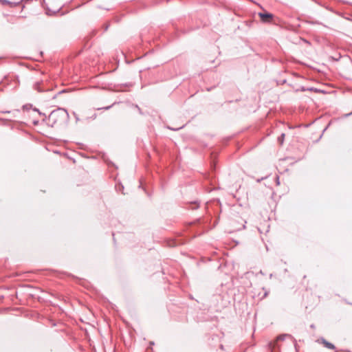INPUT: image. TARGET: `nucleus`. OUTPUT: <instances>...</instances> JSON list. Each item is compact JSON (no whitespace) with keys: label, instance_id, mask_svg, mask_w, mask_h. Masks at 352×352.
I'll return each mask as SVG.
<instances>
[{"label":"nucleus","instance_id":"obj_12","mask_svg":"<svg viewBox=\"0 0 352 352\" xmlns=\"http://www.w3.org/2000/svg\"><path fill=\"white\" fill-rule=\"evenodd\" d=\"M276 183L277 185L280 184V181H279V177L278 176L276 177Z\"/></svg>","mask_w":352,"mask_h":352},{"label":"nucleus","instance_id":"obj_20","mask_svg":"<svg viewBox=\"0 0 352 352\" xmlns=\"http://www.w3.org/2000/svg\"><path fill=\"white\" fill-rule=\"evenodd\" d=\"M27 106H28L27 104H26V105H23V108H25Z\"/></svg>","mask_w":352,"mask_h":352},{"label":"nucleus","instance_id":"obj_5","mask_svg":"<svg viewBox=\"0 0 352 352\" xmlns=\"http://www.w3.org/2000/svg\"><path fill=\"white\" fill-rule=\"evenodd\" d=\"M289 336L288 334H281L277 336L276 339L274 342L269 343V347L271 350H274L276 347V342L278 341H283L286 337Z\"/></svg>","mask_w":352,"mask_h":352},{"label":"nucleus","instance_id":"obj_22","mask_svg":"<svg viewBox=\"0 0 352 352\" xmlns=\"http://www.w3.org/2000/svg\"><path fill=\"white\" fill-rule=\"evenodd\" d=\"M44 1H45L46 0H43Z\"/></svg>","mask_w":352,"mask_h":352},{"label":"nucleus","instance_id":"obj_11","mask_svg":"<svg viewBox=\"0 0 352 352\" xmlns=\"http://www.w3.org/2000/svg\"><path fill=\"white\" fill-rule=\"evenodd\" d=\"M73 115H74V118L76 119V121L78 122L79 121L78 116L75 112L73 113Z\"/></svg>","mask_w":352,"mask_h":352},{"label":"nucleus","instance_id":"obj_8","mask_svg":"<svg viewBox=\"0 0 352 352\" xmlns=\"http://www.w3.org/2000/svg\"><path fill=\"white\" fill-rule=\"evenodd\" d=\"M10 80L13 81V82H14L13 88L14 89L16 88L19 86V80L18 76H13L10 77ZM8 79H9V78H6L5 79V80H8Z\"/></svg>","mask_w":352,"mask_h":352},{"label":"nucleus","instance_id":"obj_3","mask_svg":"<svg viewBox=\"0 0 352 352\" xmlns=\"http://www.w3.org/2000/svg\"><path fill=\"white\" fill-rule=\"evenodd\" d=\"M246 221H244L242 218L239 217L236 220H232L231 222V225L232 227V232L239 231L245 228Z\"/></svg>","mask_w":352,"mask_h":352},{"label":"nucleus","instance_id":"obj_19","mask_svg":"<svg viewBox=\"0 0 352 352\" xmlns=\"http://www.w3.org/2000/svg\"><path fill=\"white\" fill-rule=\"evenodd\" d=\"M301 90L302 91H305L306 89L304 87H302Z\"/></svg>","mask_w":352,"mask_h":352},{"label":"nucleus","instance_id":"obj_6","mask_svg":"<svg viewBox=\"0 0 352 352\" xmlns=\"http://www.w3.org/2000/svg\"><path fill=\"white\" fill-rule=\"evenodd\" d=\"M318 342L321 343L324 345V347L329 349H334L335 346L332 343L327 341L324 338H321L318 340Z\"/></svg>","mask_w":352,"mask_h":352},{"label":"nucleus","instance_id":"obj_1","mask_svg":"<svg viewBox=\"0 0 352 352\" xmlns=\"http://www.w3.org/2000/svg\"><path fill=\"white\" fill-rule=\"evenodd\" d=\"M69 118V113L65 109L58 108L52 111L48 116L49 122L53 126L58 122H63Z\"/></svg>","mask_w":352,"mask_h":352},{"label":"nucleus","instance_id":"obj_2","mask_svg":"<svg viewBox=\"0 0 352 352\" xmlns=\"http://www.w3.org/2000/svg\"><path fill=\"white\" fill-rule=\"evenodd\" d=\"M32 87L34 90L38 92H47L50 91L52 89L50 87L46 86V83L44 82L43 80H37L32 84Z\"/></svg>","mask_w":352,"mask_h":352},{"label":"nucleus","instance_id":"obj_16","mask_svg":"<svg viewBox=\"0 0 352 352\" xmlns=\"http://www.w3.org/2000/svg\"><path fill=\"white\" fill-rule=\"evenodd\" d=\"M182 127H179V128H177V129H174V128H171V127H168V129H170V130H173V131H177L179 129H181Z\"/></svg>","mask_w":352,"mask_h":352},{"label":"nucleus","instance_id":"obj_9","mask_svg":"<svg viewBox=\"0 0 352 352\" xmlns=\"http://www.w3.org/2000/svg\"><path fill=\"white\" fill-rule=\"evenodd\" d=\"M285 133H281L280 135L278 138L277 140L278 143L282 145L283 144L284 140H285Z\"/></svg>","mask_w":352,"mask_h":352},{"label":"nucleus","instance_id":"obj_10","mask_svg":"<svg viewBox=\"0 0 352 352\" xmlns=\"http://www.w3.org/2000/svg\"><path fill=\"white\" fill-rule=\"evenodd\" d=\"M65 90L58 91V92H56V94H54V95H52V96H51V98H52V99H55V98H56L58 95H60V94H62V93H63V92H65Z\"/></svg>","mask_w":352,"mask_h":352},{"label":"nucleus","instance_id":"obj_15","mask_svg":"<svg viewBox=\"0 0 352 352\" xmlns=\"http://www.w3.org/2000/svg\"><path fill=\"white\" fill-rule=\"evenodd\" d=\"M13 113H19L20 111L19 109H16L14 111H12Z\"/></svg>","mask_w":352,"mask_h":352},{"label":"nucleus","instance_id":"obj_4","mask_svg":"<svg viewBox=\"0 0 352 352\" xmlns=\"http://www.w3.org/2000/svg\"><path fill=\"white\" fill-rule=\"evenodd\" d=\"M258 14L263 23H270L274 18V15L269 12H258Z\"/></svg>","mask_w":352,"mask_h":352},{"label":"nucleus","instance_id":"obj_14","mask_svg":"<svg viewBox=\"0 0 352 352\" xmlns=\"http://www.w3.org/2000/svg\"><path fill=\"white\" fill-rule=\"evenodd\" d=\"M113 105V104L110 105V106H108V107H104L103 109H105V110H108V109H110Z\"/></svg>","mask_w":352,"mask_h":352},{"label":"nucleus","instance_id":"obj_13","mask_svg":"<svg viewBox=\"0 0 352 352\" xmlns=\"http://www.w3.org/2000/svg\"><path fill=\"white\" fill-rule=\"evenodd\" d=\"M1 113H10L12 112L10 111H1Z\"/></svg>","mask_w":352,"mask_h":352},{"label":"nucleus","instance_id":"obj_21","mask_svg":"<svg viewBox=\"0 0 352 352\" xmlns=\"http://www.w3.org/2000/svg\"><path fill=\"white\" fill-rule=\"evenodd\" d=\"M151 345H153V342H150Z\"/></svg>","mask_w":352,"mask_h":352},{"label":"nucleus","instance_id":"obj_18","mask_svg":"<svg viewBox=\"0 0 352 352\" xmlns=\"http://www.w3.org/2000/svg\"><path fill=\"white\" fill-rule=\"evenodd\" d=\"M34 111H38V112L39 113V114H41V115L42 114V113L38 111V109H34Z\"/></svg>","mask_w":352,"mask_h":352},{"label":"nucleus","instance_id":"obj_17","mask_svg":"<svg viewBox=\"0 0 352 352\" xmlns=\"http://www.w3.org/2000/svg\"><path fill=\"white\" fill-rule=\"evenodd\" d=\"M135 107H136V108H138V109L139 111L141 113V109H140V108L138 107V105H136Z\"/></svg>","mask_w":352,"mask_h":352},{"label":"nucleus","instance_id":"obj_7","mask_svg":"<svg viewBox=\"0 0 352 352\" xmlns=\"http://www.w3.org/2000/svg\"><path fill=\"white\" fill-rule=\"evenodd\" d=\"M0 2L1 3L2 5L8 6L10 8H15V7L19 6L21 3L20 1L12 2V1H10L8 0H0Z\"/></svg>","mask_w":352,"mask_h":352}]
</instances>
